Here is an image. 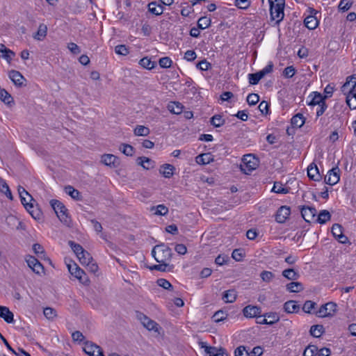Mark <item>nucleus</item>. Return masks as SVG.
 Here are the masks:
<instances>
[{
	"label": "nucleus",
	"mask_w": 356,
	"mask_h": 356,
	"mask_svg": "<svg viewBox=\"0 0 356 356\" xmlns=\"http://www.w3.org/2000/svg\"><path fill=\"white\" fill-rule=\"evenodd\" d=\"M152 255L158 263H163L171 260L172 253L168 246L161 243L153 248Z\"/></svg>",
	"instance_id": "nucleus-1"
},
{
	"label": "nucleus",
	"mask_w": 356,
	"mask_h": 356,
	"mask_svg": "<svg viewBox=\"0 0 356 356\" xmlns=\"http://www.w3.org/2000/svg\"><path fill=\"white\" fill-rule=\"evenodd\" d=\"M50 204L52 209L54 210L57 217L59 220L67 227H70L72 224V220L68 214V210L65 206L59 200H51Z\"/></svg>",
	"instance_id": "nucleus-2"
},
{
	"label": "nucleus",
	"mask_w": 356,
	"mask_h": 356,
	"mask_svg": "<svg viewBox=\"0 0 356 356\" xmlns=\"http://www.w3.org/2000/svg\"><path fill=\"white\" fill-rule=\"evenodd\" d=\"M272 20L278 24L284 18V0H268Z\"/></svg>",
	"instance_id": "nucleus-3"
},
{
	"label": "nucleus",
	"mask_w": 356,
	"mask_h": 356,
	"mask_svg": "<svg viewBox=\"0 0 356 356\" xmlns=\"http://www.w3.org/2000/svg\"><path fill=\"white\" fill-rule=\"evenodd\" d=\"M258 165V159L252 154H245L242 159V163L240 165L241 171L248 174L256 169Z\"/></svg>",
	"instance_id": "nucleus-4"
},
{
	"label": "nucleus",
	"mask_w": 356,
	"mask_h": 356,
	"mask_svg": "<svg viewBox=\"0 0 356 356\" xmlns=\"http://www.w3.org/2000/svg\"><path fill=\"white\" fill-rule=\"evenodd\" d=\"M68 270L71 275L74 276L79 281L85 284L88 285L89 284V279L86 276V273L83 270L81 269L77 264H68L67 265Z\"/></svg>",
	"instance_id": "nucleus-5"
},
{
	"label": "nucleus",
	"mask_w": 356,
	"mask_h": 356,
	"mask_svg": "<svg viewBox=\"0 0 356 356\" xmlns=\"http://www.w3.org/2000/svg\"><path fill=\"white\" fill-rule=\"evenodd\" d=\"M337 305L333 302H329L322 305L319 309L316 312V315L321 318L332 316L337 311Z\"/></svg>",
	"instance_id": "nucleus-6"
},
{
	"label": "nucleus",
	"mask_w": 356,
	"mask_h": 356,
	"mask_svg": "<svg viewBox=\"0 0 356 356\" xmlns=\"http://www.w3.org/2000/svg\"><path fill=\"white\" fill-rule=\"evenodd\" d=\"M137 317L140 321L143 326L148 330L158 332L159 324L154 321L150 319L148 316L140 312L137 314Z\"/></svg>",
	"instance_id": "nucleus-7"
},
{
	"label": "nucleus",
	"mask_w": 356,
	"mask_h": 356,
	"mask_svg": "<svg viewBox=\"0 0 356 356\" xmlns=\"http://www.w3.org/2000/svg\"><path fill=\"white\" fill-rule=\"evenodd\" d=\"M343 227L339 224H334L332 227V234L334 237L341 243L347 244L350 243L348 237L343 234Z\"/></svg>",
	"instance_id": "nucleus-8"
},
{
	"label": "nucleus",
	"mask_w": 356,
	"mask_h": 356,
	"mask_svg": "<svg viewBox=\"0 0 356 356\" xmlns=\"http://www.w3.org/2000/svg\"><path fill=\"white\" fill-rule=\"evenodd\" d=\"M339 172L340 170L338 166H335L330 170L325 177V184L331 186L337 184L340 179Z\"/></svg>",
	"instance_id": "nucleus-9"
},
{
	"label": "nucleus",
	"mask_w": 356,
	"mask_h": 356,
	"mask_svg": "<svg viewBox=\"0 0 356 356\" xmlns=\"http://www.w3.org/2000/svg\"><path fill=\"white\" fill-rule=\"evenodd\" d=\"M356 87V77L354 76H350L347 78L346 83L341 86V92L346 95V97H348V95H350L353 91H355Z\"/></svg>",
	"instance_id": "nucleus-10"
},
{
	"label": "nucleus",
	"mask_w": 356,
	"mask_h": 356,
	"mask_svg": "<svg viewBox=\"0 0 356 356\" xmlns=\"http://www.w3.org/2000/svg\"><path fill=\"white\" fill-rule=\"evenodd\" d=\"M243 313L247 318L256 317L258 319L261 318L262 316V315H261V309L257 306L248 305L243 308Z\"/></svg>",
	"instance_id": "nucleus-11"
},
{
	"label": "nucleus",
	"mask_w": 356,
	"mask_h": 356,
	"mask_svg": "<svg viewBox=\"0 0 356 356\" xmlns=\"http://www.w3.org/2000/svg\"><path fill=\"white\" fill-rule=\"evenodd\" d=\"M84 344L85 347L83 348V351L89 356H95V352L96 350L98 353L97 356H104L102 349L97 344L90 341H86Z\"/></svg>",
	"instance_id": "nucleus-12"
},
{
	"label": "nucleus",
	"mask_w": 356,
	"mask_h": 356,
	"mask_svg": "<svg viewBox=\"0 0 356 356\" xmlns=\"http://www.w3.org/2000/svg\"><path fill=\"white\" fill-rule=\"evenodd\" d=\"M301 216L306 222H310L316 216V209L309 206H302L300 209Z\"/></svg>",
	"instance_id": "nucleus-13"
},
{
	"label": "nucleus",
	"mask_w": 356,
	"mask_h": 356,
	"mask_svg": "<svg viewBox=\"0 0 356 356\" xmlns=\"http://www.w3.org/2000/svg\"><path fill=\"white\" fill-rule=\"evenodd\" d=\"M290 213V207L286 206H282L281 207L279 208L275 214V220L278 223H284L289 218Z\"/></svg>",
	"instance_id": "nucleus-14"
},
{
	"label": "nucleus",
	"mask_w": 356,
	"mask_h": 356,
	"mask_svg": "<svg viewBox=\"0 0 356 356\" xmlns=\"http://www.w3.org/2000/svg\"><path fill=\"white\" fill-rule=\"evenodd\" d=\"M8 76L16 86L21 87L23 86V81H25V79L19 72L12 70L9 72Z\"/></svg>",
	"instance_id": "nucleus-15"
},
{
	"label": "nucleus",
	"mask_w": 356,
	"mask_h": 356,
	"mask_svg": "<svg viewBox=\"0 0 356 356\" xmlns=\"http://www.w3.org/2000/svg\"><path fill=\"white\" fill-rule=\"evenodd\" d=\"M101 161L104 165L113 168L117 167L119 164L118 157L111 154L102 156Z\"/></svg>",
	"instance_id": "nucleus-16"
},
{
	"label": "nucleus",
	"mask_w": 356,
	"mask_h": 356,
	"mask_svg": "<svg viewBox=\"0 0 356 356\" xmlns=\"http://www.w3.org/2000/svg\"><path fill=\"white\" fill-rule=\"evenodd\" d=\"M0 317L3 318L8 323H12L14 322L13 313L10 312L7 307L0 306Z\"/></svg>",
	"instance_id": "nucleus-17"
},
{
	"label": "nucleus",
	"mask_w": 356,
	"mask_h": 356,
	"mask_svg": "<svg viewBox=\"0 0 356 356\" xmlns=\"http://www.w3.org/2000/svg\"><path fill=\"white\" fill-rule=\"evenodd\" d=\"M307 175L309 179L314 181H318L321 179V175L318 172V168L314 163H311L307 168Z\"/></svg>",
	"instance_id": "nucleus-18"
},
{
	"label": "nucleus",
	"mask_w": 356,
	"mask_h": 356,
	"mask_svg": "<svg viewBox=\"0 0 356 356\" xmlns=\"http://www.w3.org/2000/svg\"><path fill=\"white\" fill-rule=\"evenodd\" d=\"M148 10L153 15H160L163 13V7L158 4L156 1H152L148 3Z\"/></svg>",
	"instance_id": "nucleus-19"
},
{
	"label": "nucleus",
	"mask_w": 356,
	"mask_h": 356,
	"mask_svg": "<svg viewBox=\"0 0 356 356\" xmlns=\"http://www.w3.org/2000/svg\"><path fill=\"white\" fill-rule=\"evenodd\" d=\"M237 297L236 291L234 289H229L225 291L222 295V300L225 302L232 303L234 302Z\"/></svg>",
	"instance_id": "nucleus-20"
},
{
	"label": "nucleus",
	"mask_w": 356,
	"mask_h": 356,
	"mask_svg": "<svg viewBox=\"0 0 356 356\" xmlns=\"http://www.w3.org/2000/svg\"><path fill=\"white\" fill-rule=\"evenodd\" d=\"M305 118L301 113H297L291 120L293 127L300 128L305 124Z\"/></svg>",
	"instance_id": "nucleus-21"
},
{
	"label": "nucleus",
	"mask_w": 356,
	"mask_h": 356,
	"mask_svg": "<svg viewBox=\"0 0 356 356\" xmlns=\"http://www.w3.org/2000/svg\"><path fill=\"white\" fill-rule=\"evenodd\" d=\"M65 192L70 195L72 199L75 200H81V195L80 192L75 189L72 186H67L65 187Z\"/></svg>",
	"instance_id": "nucleus-22"
},
{
	"label": "nucleus",
	"mask_w": 356,
	"mask_h": 356,
	"mask_svg": "<svg viewBox=\"0 0 356 356\" xmlns=\"http://www.w3.org/2000/svg\"><path fill=\"white\" fill-rule=\"evenodd\" d=\"M47 26L44 24H40L38 26V31L33 35L34 39L37 40H42L47 35Z\"/></svg>",
	"instance_id": "nucleus-23"
},
{
	"label": "nucleus",
	"mask_w": 356,
	"mask_h": 356,
	"mask_svg": "<svg viewBox=\"0 0 356 356\" xmlns=\"http://www.w3.org/2000/svg\"><path fill=\"white\" fill-rule=\"evenodd\" d=\"M304 24L307 29L313 30L317 27L318 21L314 16L309 15L305 19Z\"/></svg>",
	"instance_id": "nucleus-24"
},
{
	"label": "nucleus",
	"mask_w": 356,
	"mask_h": 356,
	"mask_svg": "<svg viewBox=\"0 0 356 356\" xmlns=\"http://www.w3.org/2000/svg\"><path fill=\"white\" fill-rule=\"evenodd\" d=\"M299 308V305L294 300H289L284 304V309L287 313L297 312Z\"/></svg>",
	"instance_id": "nucleus-25"
},
{
	"label": "nucleus",
	"mask_w": 356,
	"mask_h": 356,
	"mask_svg": "<svg viewBox=\"0 0 356 356\" xmlns=\"http://www.w3.org/2000/svg\"><path fill=\"white\" fill-rule=\"evenodd\" d=\"M326 98H327V96H324L323 97L320 92H313V98L311 100V102L309 103V105H312V106L318 105V106H320V104H321L323 103H325V99Z\"/></svg>",
	"instance_id": "nucleus-26"
},
{
	"label": "nucleus",
	"mask_w": 356,
	"mask_h": 356,
	"mask_svg": "<svg viewBox=\"0 0 356 356\" xmlns=\"http://www.w3.org/2000/svg\"><path fill=\"white\" fill-rule=\"evenodd\" d=\"M212 161V155L209 153L201 154L196 157V162L200 165L209 164Z\"/></svg>",
	"instance_id": "nucleus-27"
},
{
	"label": "nucleus",
	"mask_w": 356,
	"mask_h": 356,
	"mask_svg": "<svg viewBox=\"0 0 356 356\" xmlns=\"http://www.w3.org/2000/svg\"><path fill=\"white\" fill-rule=\"evenodd\" d=\"M282 274L289 280H296L300 277L298 272L296 271L293 268L286 269L282 271Z\"/></svg>",
	"instance_id": "nucleus-28"
},
{
	"label": "nucleus",
	"mask_w": 356,
	"mask_h": 356,
	"mask_svg": "<svg viewBox=\"0 0 356 356\" xmlns=\"http://www.w3.org/2000/svg\"><path fill=\"white\" fill-rule=\"evenodd\" d=\"M286 288L291 293H298L304 289L302 283L298 282H291L287 284Z\"/></svg>",
	"instance_id": "nucleus-29"
},
{
	"label": "nucleus",
	"mask_w": 356,
	"mask_h": 356,
	"mask_svg": "<svg viewBox=\"0 0 356 356\" xmlns=\"http://www.w3.org/2000/svg\"><path fill=\"white\" fill-rule=\"evenodd\" d=\"M138 164L140 165L145 169L152 168L154 162L149 158L145 156H141L138 158Z\"/></svg>",
	"instance_id": "nucleus-30"
},
{
	"label": "nucleus",
	"mask_w": 356,
	"mask_h": 356,
	"mask_svg": "<svg viewBox=\"0 0 356 356\" xmlns=\"http://www.w3.org/2000/svg\"><path fill=\"white\" fill-rule=\"evenodd\" d=\"M331 215L327 210H322L320 211L316 218V222L320 224H324L330 220Z\"/></svg>",
	"instance_id": "nucleus-31"
},
{
	"label": "nucleus",
	"mask_w": 356,
	"mask_h": 356,
	"mask_svg": "<svg viewBox=\"0 0 356 356\" xmlns=\"http://www.w3.org/2000/svg\"><path fill=\"white\" fill-rule=\"evenodd\" d=\"M168 110L174 114H179L182 112L183 106L179 102H172L168 104Z\"/></svg>",
	"instance_id": "nucleus-32"
},
{
	"label": "nucleus",
	"mask_w": 356,
	"mask_h": 356,
	"mask_svg": "<svg viewBox=\"0 0 356 356\" xmlns=\"http://www.w3.org/2000/svg\"><path fill=\"white\" fill-rule=\"evenodd\" d=\"M309 332L311 335L318 338L324 332V327L322 325H314L311 327Z\"/></svg>",
	"instance_id": "nucleus-33"
},
{
	"label": "nucleus",
	"mask_w": 356,
	"mask_h": 356,
	"mask_svg": "<svg viewBox=\"0 0 356 356\" xmlns=\"http://www.w3.org/2000/svg\"><path fill=\"white\" fill-rule=\"evenodd\" d=\"M77 257L79 258L80 262L83 265L89 264L90 263L93 261V259L91 257L90 254L88 252L86 251L85 250Z\"/></svg>",
	"instance_id": "nucleus-34"
},
{
	"label": "nucleus",
	"mask_w": 356,
	"mask_h": 356,
	"mask_svg": "<svg viewBox=\"0 0 356 356\" xmlns=\"http://www.w3.org/2000/svg\"><path fill=\"white\" fill-rule=\"evenodd\" d=\"M161 168L163 170H160V172L165 177L170 178L173 175V170H175V167L170 164H164L161 166Z\"/></svg>",
	"instance_id": "nucleus-35"
},
{
	"label": "nucleus",
	"mask_w": 356,
	"mask_h": 356,
	"mask_svg": "<svg viewBox=\"0 0 356 356\" xmlns=\"http://www.w3.org/2000/svg\"><path fill=\"white\" fill-rule=\"evenodd\" d=\"M1 46L4 48L3 49H0V57L3 58L8 63H10L13 58V56H15V53L10 49L6 48L3 44Z\"/></svg>",
	"instance_id": "nucleus-36"
},
{
	"label": "nucleus",
	"mask_w": 356,
	"mask_h": 356,
	"mask_svg": "<svg viewBox=\"0 0 356 356\" xmlns=\"http://www.w3.org/2000/svg\"><path fill=\"white\" fill-rule=\"evenodd\" d=\"M139 64L145 69L152 70L156 66V63L152 61L148 57H144L140 60Z\"/></svg>",
	"instance_id": "nucleus-37"
},
{
	"label": "nucleus",
	"mask_w": 356,
	"mask_h": 356,
	"mask_svg": "<svg viewBox=\"0 0 356 356\" xmlns=\"http://www.w3.org/2000/svg\"><path fill=\"white\" fill-rule=\"evenodd\" d=\"M346 102L350 109H356V90L348 95Z\"/></svg>",
	"instance_id": "nucleus-38"
},
{
	"label": "nucleus",
	"mask_w": 356,
	"mask_h": 356,
	"mask_svg": "<svg viewBox=\"0 0 356 356\" xmlns=\"http://www.w3.org/2000/svg\"><path fill=\"white\" fill-rule=\"evenodd\" d=\"M211 124L215 127H222L225 121L221 115H215L210 119Z\"/></svg>",
	"instance_id": "nucleus-39"
},
{
	"label": "nucleus",
	"mask_w": 356,
	"mask_h": 356,
	"mask_svg": "<svg viewBox=\"0 0 356 356\" xmlns=\"http://www.w3.org/2000/svg\"><path fill=\"white\" fill-rule=\"evenodd\" d=\"M154 214L157 216H165L168 213V209L164 204H159L156 207H152L151 211H154Z\"/></svg>",
	"instance_id": "nucleus-40"
},
{
	"label": "nucleus",
	"mask_w": 356,
	"mask_h": 356,
	"mask_svg": "<svg viewBox=\"0 0 356 356\" xmlns=\"http://www.w3.org/2000/svg\"><path fill=\"white\" fill-rule=\"evenodd\" d=\"M149 129L145 126L138 125L134 129V134L139 136H147L149 134Z\"/></svg>",
	"instance_id": "nucleus-41"
},
{
	"label": "nucleus",
	"mask_w": 356,
	"mask_h": 356,
	"mask_svg": "<svg viewBox=\"0 0 356 356\" xmlns=\"http://www.w3.org/2000/svg\"><path fill=\"white\" fill-rule=\"evenodd\" d=\"M273 69V64L272 62H270L263 70L256 72L259 79L261 80L264 78L266 74L270 73Z\"/></svg>",
	"instance_id": "nucleus-42"
},
{
	"label": "nucleus",
	"mask_w": 356,
	"mask_h": 356,
	"mask_svg": "<svg viewBox=\"0 0 356 356\" xmlns=\"http://www.w3.org/2000/svg\"><path fill=\"white\" fill-rule=\"evenodd\" d=\"M262 316L266 317L268 319L269 325H273L280 321V316L276 312H268L262 315Z\"/></svg>",
	"instance_id": "nucleus-43"
},
{
	"label": "nucleus",
	"mask_w": 356,
	"mask_h": 356,
	"mask_svg": "<svg viewBox=\"0 0 356 356\" xmlns=\"http://www.w3.org/2000/svg\"><path fill=\"white\" fill-rule=\"evenodd\" d=\"M0 99L6 104L13 101L12 96L3 88L0 87Z\"/></svg>",
	"instance_id": "nucleus-44"
},
{
	"label": "nucleus",
	"mask_w": 356,
	"mask_h": 356,
	"mask_svg": "<svg viewBox=\"0 0 356 356\" xmlns=\"http://www.w3.org/2000/svg\"><path fill=\"white\" fill-rule=\"evenodd\" d=\"M119 149L124 154H125L126 156H133L134 153V147L130 145H128V144H122L120 147H119Z\"/></svg>",
	"instance_id": "nucleus-45"
},
{
	"label": "nucleus",
	"mask_w": 356,
	"mask_h": 356,
	"mask_svg": "<svg viewBox=\"0 0 356 356\" xmlns=\"http://www.w3.org/2000/svg\"><path fill=\"white\" fill-rule=\"evenodd\" d=\"M211 19L207 17H202L197 21L198 29H205L211 25Z\"/></svg>",
	"instance_id": "nucleus-46"
},
{
	"label": "nucleus",
	"mask_w": 356,
	"mask_h": 356,
	"mask_svg": "<svg viewBox=\"0 0 356 356\" xmlns=\"http://www.w3.org/2000/svg\"><path fill=\"white\" fill-rule=\"evenodd\" d=\"M26 211L36 220H40L42 219V212L37 207L34 206V209H30L26 210Z\"/></svg>",
	"instance_id": "nucleus-47"
},
{
	"label": "nucleus",
	"mask_w": 356,
	"mask_h": 356,
	"mask_svg": "<svg viewBox=\"0 0 356 356\" xmlns=\"http://www.w3.org/2000/svg\"><path fill=\"white\" fill-rule=\"evenodd\" d=\"M44 316L51 321H53L55 319V318L57 316V312L56 311L51 308V307H46L44 309L43 311Z\"/></svg>",
	"instance_id": "nucleus-48"
},
{
	"label": "nucleus",
	"mask_w": 356,
	"mask_h": 356,
	"mask_svg": "<svg viewBox=\"0 0 356 356\" xmlns=\"http://www.w3.org/2000/svg\"><path fill=\"white\" fill-rule=\"evenodd\" d=\"M272 191L280 194H286L289 193V189L284 187L280 182H275Z\"/></svg>",
	"instance_id": "nucleus-49"
},
{
	"label": "nucleus",
	"mask_w": 356,
	"mask_h": 356,
	"mask_svg": "<svg viewBox=\"0 0 356 356\" xmlns=\"http://www.w3.org/2000/svg\"><path fill=\"white\" fill-rule=\"evenodd\" d=\"M318 352V347L314 345H309L304 350V356H316Z\"/></svg>",
	"instance_id": "nucleus-50"
},
{
	"label": "nucleus",
	"mask_w": 356,
	"mask_h": 356,
	"mask_svg": "<svg viewBox=\"0 0 356 356\" xmlns=\"http://www.w3.org/2000/svg\"><path fill=\"white\" fill-rule=\"evenodd\" d=\"M227 314L222 310L217 311L212 316L214 322L219 323L227 318Z\"/></svg>",
	"instance_id": "nucleus-51"
},
{
	"label": "nucleus",
	"mask_w": 356,
	"mask_h": 356,
	"mask_svg": "<svg viewBox=\"0 0 356 356\" xmlns=\"http://www.w3.org/2000/svg\"><path fill=\"white\" fill-rule=\"evenodd\" d=\"M68 244L77 257L79 256L84 250L81 245L76 243L72 241H69Z\"/></svg>",
	"instance_id": "nucleus-52"
},
{
	"label": "nucleus",
	"mask_w": 356,
	"mask_h": 356,
	"mask_svg": "<svg viewBox=\"0 0 356 356\" xmlns=\"http://www.w3.org/2000/svg\"><path fill=\"white\" fill-rule=\"evenodd\" d=\"M316 306V303L312 300H307L303 305L302 310L305 313L311 314L313 309Z\"/></svg>",
	"instance_id": "nucleus-53"
},
{
	"label": "nucleus",
	"mask_w": 356,
	"mask_h": 356,
	"mask_svg": "<svg viewBox=\"0 0 356 356\" xmlns=\"http://www.w3.org/2000/svg\"><path fill=\"white\" fill-rule=\"evenodd\" d=\"M156 283L159 286H161L165 289H167L169 291H172L173 289L172 285L170 284V282L169 281H168L165 279H163V278L158 279Z\"/></svg>",
	"instance_id": "nucleus-54"
},
{
	"label": "nucleus",
	"mask_w": 356,
	"mask_h": 356,
	"mask_svg": "<svg viewBox=\"0 0 356 356\" xmlns=\"http://www.w3.org/2000/svg\"><path fill=\"white\" fill-rule=\"evenodd\" d=\"M246 100L250 106H254L259 102V96L256 93H250L248 95Z\"/></svg>",
	"instance_id": "nucleus-55"
},
{
	"label": "nucleus",
	"mask_w": 356,
	"mask_h": 356,
	"mask_svg": "<svg viewBox=\"0 0 356 356\" xmlns=\"http://www.w3.org/2000/svg\"><path fill=\"white\" fill-rule=\"evenodd\" d=\"M260 277L264 282H270L274 277V274L270 271L264 270L261 273Z\"/></svg>",
	"instance_id": "nucleus-56"
},
{
	"label": "nucleus",
	"mask_w": 356,
	"mask_h": 356,
	"mask_svg": "<svg viewBox=\"0 0 356 356\" xmlns=\"http://www.w3.org/2000/svg\"><path fill=\"white\" fill-rule=\"evenodd\" d=\"M250 0H235L234 5L240 9H247L250 6Z\"/></svg>",
	"instance_id": "nucleus-57"
},
{
	"label": "nucleus",
	"mask_w": 356,
	"mask_h": 356,
	"mask_svg": "<svg viewBox=\"0 0 356 356\" xmlns=\"http://www.w3.org/2000/svg\"><path fill=\"white\" fill-rule=\"evenodd\" d=\"M245 254L243 250L235 249L232 254V257L236 261H240L243 259Z\"/></svg>",
	"instance_id": "nucleus-58"
},
{
	"label": "nucleus",
	"mask_w": 356,
	"mask_h": 356,
	"mask_svg": "<svg viewBox=\"0 0 356 356\" xmlns=\"http://www.w3.org/2000/svg\"><path fill=\"white\" fill-rule=\"evenodd\" d=\"M20 200L22 202V204L24 205V208L26 210H29L30 209H34L33 201H30L28 198V197L22 196L21 195Z\"/></svg>",
	"instance_id": "nucleus-59"
},
{
	"label": "nucleus",
	"mask_w": 356,
	"mask_h": 356,
	"mask_svg": "<svg viewBox=\"0 0 356 356\" xmlns=\"http://www.w3.org/2000/svg\"><path fill=\"white\" fill-rule=\"evenodd\" d=\"M172 60L169 57H163L159 59V64L161 67L168 68L172 65Z\"/></svg>",
	"instance_id": "nucleus-60"
},
{
	"label": "nucleus",
	"mask_w": 356,
	"mask_h": 356,
	"mask_svg": "<svg viewBox=\"0 0 356 356\" xmlns=\"http://www.w3.org/2000/svg\"><path fill=\"white\" fill-rule=\"evenodd\" d=\"M353 4L351 0H341L339 5V8L343 11H347Z\"/></svg>",
	"instance_id": "nucleus-61"
},
{
	"label": "nucleus",
	"mask_w": 356,
	"mask_h": 356,
	"mask_svg": "<svg viewBox=\"0 0 356 356\" xmlns=\"http://www.w3.org/2000/svg\"><path fill=\"white\" fill-rule=\"evenodd\" d=\"M115 51L117 54L126 56L129 54L127 47L124 44H119L115 47Z\"/></svg>",
	"instance_id": "nucleus-62"
},
{
	"label": "nucleus",
	"mask_w": 356,
	"mask_h": 356,
	"mask_svg": "<svg viewBox=\"0 0 356 356\" xmlns=\"http://www.w3.org/2000/svg\"><path fill=\"white\" fill-rule=\"evenodd\" d=\"M197 68H198L200 70L206 71L208 70L211 67V64L209 62H207L205 59L200 61L196 65Z\"/></svg>",
	"instance_id": "nucleus-63"
},
{
	"label": "nucleus",
	"mask_w": 356,
	"mask_h": 356,
	"mask_svg": "<svg viewBox=\"0 0 356 356\" xmlns=\"http://www.w3.org/2000/svg\"><path fill=\"white\" fill-rule=\"evenodd\" d=\"M235 356H250V353L243 346H240L234 351Z\"/></svg>",
	"instance_id": "nucleus-64"
}]
</instances>
